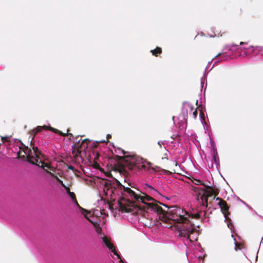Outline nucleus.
<instances>
[{
	"label": "nucleus",
	"mask_w": 263,
	"mask_h": 263,
	"mask_svg": "<svg viewBox=\"0 0 263 263\" xmlns=\"http://www.w3.org/2000/svg\"><path fill=\"white\" fill-rule=\"evenodd\" d=\"M97 186L101 200L110 202L116 201L122 211L127 213H132L130 208L126 207V205H134V203H143L145 206L144 212L151 213L157 216L163 212L162 208L154 203V198H159L161 194L158 191L155 185L147 182L143 183L142 185L144 192L141 194L136 193L130 188L125 187L117 180H107L99 179Z\"/></svg>",
	"instance_id": "obj_1"
},
{
	"label": "nucleus",
	"mask_w": 263,
	"mask_h": 263,
	"mask_svg": "<svg viewBox=\"0 0 263 263\" xmlns=\"http://www.w3.org/2000/svg\"><path fill=\"white\" fill-rule=\"evenodd\" d=\"M206 213L204 211L193 210L191 213L183 210L181 208L173 206L169 211V218L176 224V227L181 237H187L191 241L190 236L195 230L192 221L193 219H202L205 217Z\"/></svg>",
	"instance_id": "obj_2"
},
{
	"label": "nucleus",
	"mask_w": 263,
	"mask_h": 263,
	"mask_svg": "<svg viewBox=\"0 0 263 263\" xmlns=\"http://www.w3.org/2000/svg\"><path fill=\"white\" fill-rule=\"evenodd\" d=\"M80 212L83 214L86 218L93 224L96 232L99 235V237L102 240V242L104 245L108 248L110 253H113L117 257V259H120V261L124 263L122 259L120 258L119 254L117 252L116 247L111 242L109 237L105 236L104 233H102L101 228L98 223V217L99 215L102 214L100 211L98 210L93 211H88L80 206L78 207Z\"/></svg>",
	"instance_id": "obj_3"
},
{
	"label": "nucleus",
	"mask_w": 263,
	"mask_h": 263,
	"mask_svg": "<svg viewBox=\"0 0 263 263\" xmlns=\"http://www.w3.org/2000/svg\"><path fill=\"white\" fill-rule=\"evenodd\" d=\"M116 153L124 155L125 164L131 170H141L149 174H153L159 171L160 167L157 166H152V164L144 160L143 158L135 155H125L126 152L120 148L115 149Z\"/></svg>",
	"instance_id": "obj_4"
},
{
	"label": "nucleus",
	"mask_w": 263,
	"mask_h": 263,
	"mask_svg": "<svg viewBox=\"0 0 263 263\" xmlns=\"http://www.w3.org/2000/svg\"><path fill=\"white\" fill-rule=\"evenodd\" d=\"M148 214H146V212H144L143 217L139 218L138 220L145 227H147L146 232L149 237H152L154 241H160L162 238V228L158 224V221L153 220L152 217H149Z\"/></svg>",
	"instance_id": "obj_5"
},
{
	"label": "nucleus",
	"mask_w": 263,
	"mask_h": 263,
	"mask_svg": "<svg viewBox=\"0 0 263 263\" xmlns=\"http://www.w3.org/2000/svg\"><path fill=\"white\" fill-rule=\"evenodd\" d=\"M186 256L189 263H204V254L200 245L195 246L192 252H186Z\"/></svg>",
	"instance_id": "obj_6"
},
{
	"label": "nucleus",
	"mask_w": 263,
	"mask_h": 263,
	"mask_svg": "<svg viewBox=\"0 0 263 263\" xmlns=\"http://www.w3.org/2000/svg\"><path fill=\"white\" fill-rule=\"evenodd\" d=\"M26 151H28V152H25V154L27 155V158L28 159V161L31 163L32 164H35L36 165L39 166V167H41L43 168L45 171H46L47 173L50 174V175H52L53 174L47 171L46 170V168H49L50 165L44 163L43 161H42L41 160H39V157L37 156V147H36V149H34L33 151V154H34V156H31L30 154L29 153H32L31 149H29L28 148H26Z\"/></svg>",
	"instance_id": "obj_7"
},
{
	"label": "nucleus",
	"mask_w": 263,
	"mask_h": 263,
	"mask_svg": "<svg viewBox=\"0 0 263 263\" xmlns=\"http://www.w3.org/2000/svg\"><path fill=\"white\" fill-rule=\"evenodd\" d=\"M216 196L211 191L205 190L203 191L202 195L201 196V201L204 205L208 206L210 205V208L216 209V204L218 200H216Z\"/></svg>",
	"instance_id": "obj_8"
},
{
	"label": "nucleus",
	"mask_w": 263,
	"mask_h": 263,
	"mask_svg": "<svg viewBox=\"0 0 263 263\" xmlns=\"http://www.w3.org/2000/svg\"><path fill=\"white\" fill-rule=\"evenodd\" d=\"M216 200H218V201L216 203L217 204L216 208H220L221 209L223 216L225 217V221H227L228 227L232 231V230L234 229V226L231 222V220L228 217V206L225 201L222 200V199L219 197L216 198Z\"/></svg>",
	"instance_id": "obj_9"
},
{
	"label": "nucleus",
	"mask_w": 263,
	"mask_h": 263,
	"mask_svg": "<svg viewBox=\"0 0 263 263\" xmlns=\"http://www.w3.org/2000/svg\"><path fill=\"white\" fill-rule=\"evenodd\" d=\"M239 48V45L233 44L231 45H225L221 52L218 53L213 59V60L218 58L219 56L222 55V54H229L232 55L233 53Z\"/></svg>",
	"instance_id": "obj_10"
},
{
	"label": "nucleus",
	"mask_w": 263,
	"mask_h": 263,
	"mask_svg": "<svg viewBox=\"0 0 263 263\" xmlns=\"http://www.w3.org/2000/svg\"><path fill=\"white\" fill-rule=\"evenodd\" d=\"M55 179L60 183V184L65 189L66 193L69 195V197L72 201L73 204L77 207H80V205L76 200V197L74 193L71 192L70 191L69 188L67 187L66 185H65L63 182L61 180H60L58 177H55Z\"/></svg>",
	"instance_id": "obj_11"
},
{
	"label": "nucleus",
	"mask_w": 263,
	"mask_h": 263,
	"mask_svg": "<svg viewBox=\"0 0 263 263\" xmlns=\"http://www.w3.org/2000/svg\"><path fill=\"white\" fill-rule=\"evenodd\" d=\"M55 179L60 183V184L65 189L66 193L69 195V197L72 201L73 204L77 207H80V205L76 200V197L74 193L71 192L70 191L69 188L67 187L66 185H65L63 182L61 180H60L58 177H55Z\"/></svg>",
	"instance_id": "obj_12"
},
{
	"label": "nucleus",
	"mask_w": 263,
	"mask_h": 263,
	"mask_svg": "<svg viewBox=\"0 0 263 263\" xmlns=\"http://www.w3.org/2000/svg\"><path fill=\"white\" fill-rule=\"evenodd\" d=\"M55 179L60 183V184L65 189L66 193L69 195V197L72 201L73 204L77 207H80V205L76 200V197L74 193L71 192L70 191L69 188L67 187L66 185H65L63 182L61 180H60L58 177H55Z\"/></svg>",
	"instance_id": "obj_13"
},
{
	"label": "nucleus",
	"mask_w": 263,
	"mask_h": 263,
	"mask_svg": "<svg viewBox=\"0 0 263 263\" xmlns=\"http://www.w3.org/2000/svg\"><path fill=\"white\" fill-rule=\"evenodd\" d=\"M243 49L249 50L250 49H251V51L252 53L257 55L261 54L263 55V47L262 46H249L248 47H242Z\"/></svg>",
	"instance_id": "obj_14"
},
{
	"label": "nucleus",
	"mask_w": 263,
	"mask_h": 263,
	"mask_svg": "<svg viewBox=\"0 0 263 263\" xmlns=\"http://www.w3.org/2000/svg\"><path fill=\"white\" fill-rule=\"evenodd\" d=\"M230 56H231V55L229 54H222L221 55L219 56L218 58L214 59L213 60H215L214 64H213V66H212V67L210 68V70L212 69L214 66L216 64L221 62H222V61H228V60H229L230 59H231Z\"/></svg>",
	"instance_id": "obj_15"
},
{
	"label": "nucleus",
	"mask_w": 263,
	"mask_h": 263,
	"mask_svg": "<svg viewBox=\"0 0 263 263\" xmlns=\"http://www.w3.org/2000/svg\"><path fill=\"white\" fill-rule=\"evenodd\" d=\"M213 147V149L211 151V154L212 156V158L213 161H214L215 164L216 166H218L219 164V160L218 155L217 152V150L216 148V146L214 145V146L212 145Z\"/></svg>",
	"instance_id": "obj_16"
},
{
	"label": "nucleus",
	"mask_w": 263,
	"mask_h": 263,
	"mask_svg": "<svg viewBox=\"0 0 263 263\" xmlns=\"http://www.w3.org/2000/svg\"><path fill=\"white\" fill-rule=\"evenodd\" d=\"M47 128H48V127L46 125L39 126L36 128L30 131V136H33L32 138V139H31V142L32 141V140L34 138V137L37 133L40 132L43 129H47Z\"/></svg>",
	"instance_id": "obj_17"
},
{
	"label": "nucleus",
	"mask_w": 263,
	"mask_h": 263,
	"mask_svg": "<svg viewBox=\"0 0 263 263\" xmlns=\"http://www.w3.org/2000/svg\"><path fill=\"white\" fill-rule=\"evenodd\" d=\"M212 61L213 60H212L211 61L209 62L208 64L206 66V68L205 69L204 73H205V71H206V69H208V68L209 67V65L211 64V63H212ZM204 81L206 82V85H207V83H206V76H205V73H204L203 76L202 77V78L201 79V85L202 88L203 87V83H204Z\"/></svg>",
	"instance_id": "obj_18"
},
{
	"label": "nucleus",
	"mask_w": 263,
	"mask_h": 263,
	"mask_svg": "<svg viewBox=\"0 0 263 263\" xmlns=\"http://www.w3.org/2000/svg\"><path fill=\"white\" fill-rule=\"evenodd\" d=\"M151 52L153 55L157 56L158 53L161 52V48L160 47H157L156 49L151 50Z\"/></svg>",
	"instance_id": "obj_19"
},
{
	"label": "nucleus",
	"mask_w": 263,
	"mask_h": 263,
	"mask_svg": "<svg viewBox=\"0 0 263 263\" xmlns=\"http://www.w3.org/2000/svg\"><path fill=\"white\" fill-rule=\"evenodd\" d=\"M231 236L232 237L234 238V244L235 246V250H237V249H239V244L238 242H237L236 239L234 238V235L233 234H232Z\"/></svg>",
	"instance_id": "obj_20"
},
{
	"label": "nucleus",
	"mask_w": 263,
	"mask_h": 263,
	"mask_svg": "<svg viewBox=\"0 0 263 263\" xmlns=\"http://www.w3.org/2000/svg\"><path fill=\"white\" fill-rule=\"evenodd\" d=\"M173 163L174 164L176 168L174 170L175 171H179L180 170V166L178 164L177 161L176 160L173 161Z\"/></svg>",
	"instance_id": "obj_21"
},
{
	"label": "nucleus",
	"mask_w": 263,
	"mask_h": 263,
	"mask_svg": "<svg viewBox=\"0 0 263 263\" xmlns=\"http://www.w3.org/2000/svg\"><path fill=\"white\" fill-rule=\"evenodd\" d=\"M167 142H168V141H159L158 142V144L160 146V147H161L162 144H167Z\"/></svg>",
	"instance_id": "obj_22"
},
{
	"label": "nucleus",
	"mask_w": 263,
	"mask_h": 263,
	"mask_svg": "<svg viewBox=\"0 0 263 263\" xmlns=\"http://www.w3.org/2000/svg\"><path fill=\"white\" fill-rule=\"evenodd\" d=\"M193 116L194 117V118H196L197 116V110H195L193 112Z\"/></svg>",
	"instance_id": "obj_23"
},
{
	"label": "nucleus",
	"mask_w": 263,
	"mask_h": 263,
	"mask_svg": "<svg viewBox=\"0 0 263 263\" xmlns=\"http://www.w3.org/2000/svg\"><path fill=\"white\" fill-rule=\"evenodd\" d=\"M104 142H106V141L105 140H101V141H96V143L97 144H98V143H104Z\"/></svg>",
	"instance_id": "obj_24"
},
{
	"label": "nucleus",
	"mask_w": 263,
	"mask_h": 263,
	"mask_svg": "<svg viewBox=\"0 0 263 263\" xmlns=\"http://www.w3.org/2000/svg\"><path fill=\"white\" fill-rule=\"evenodd\" d=\"M176 137H177V135H173L171 136V138L173 139H175Z\"/></svg>",
	"instance_id": "obj_25"
},
{
	"label": "nucleus",
	"mask_w": 263,
	"mask_h": 263,
	"mask_svg": "<svg viewBox=\"0 0 263 263\" xmlns=\"http://www.w3.org/2000/svg\"><path fill=\"white\" fill-rule=\"evenodd\" d=\"M246 205L249 209H251V210H252V208L249 205H248V204H246Z\"/></svg>",
	"instance_id": "obj_26"
},
{
	"label": "nucleus",
	"mask_w": 263,
	"mask_h": 263,
	"mask_svg": "<svg viewBox=\"0 0 263 263\" xmlns=\"http://www.w3.org/2000/svg\"><path fill=\"white\" fill-rule=\"evenodd\" d=\"M111 138V135H107V139H109V138Z\"/></svg>",
	"instance_id": "obj_27"
},
{
	"label": "nucleus",
	"mask_w": 263,
	"mask_h": 263,
	"mask_svg": "<svg viewBox=\"0 0 263 263\" xmlns=\"http://www.w3.org/2000/svg\"><path fill=\"white\" fill-rule=\"evenodd\" d=\"M241 202L243 203L244 204L246 205V204H247L245 201H242V200H240Z\"/></svg>",
	"instance_id": "obj_28"
},
{
	"label": "nucleus",
	"mask_w": 263,
	"mask_h": 263,
	"mask_svg": "<svg viewBox=\"0 0 263 263\" xmlns=\"http://www.w3.org/2000/svg\"><path fill=\"white\" fill-rule=\"evenodd\" d=\"M241 202L243 203L244 204L246 205V204H247L245 201H242V200H240Z\"/></svg>",
	"instance_id": "obj_29"
},
{
	"label": "nucleus",
	"mask_w": 263,
	"mask_h": 263,
	"mask_svg": "<svg viewBox=\"0 0 263 263\" xmlns=\"http://www.w3.org/2000/svg\"><path fill=\"white\" fill-rule=\"evenodd\" d=\"M69 169H70V170H73V166H70L69 167Z\"/></svg>",
	"instance_id": "obj_30"
},
{
	"label": "nucleus",
	"mask_w": 263,
	"mask_h": 263,
	"mask_svg": "<svg viewBox=\"0 0 263 263\" xmlns=\"http://www.w3.org/2000/svg\"><path fill=\"white\" fill-rule=\"evenodd\" d=\"M214 34H215V35H213H213H211V36H210V37H214V36H216V35H217V34H216L215 32H214Z\"/></svg>",
	"instance_id": "obj_31"
},
{
	"label": "nucleus",
	"mask_w": 263,
	"mask_h": 263,
	"mask_svg": "<svg viewBox=\"0 0 263 263\" xmlns=\"http://www.w3.org/2000/svg\"><path fill=\"white\" fill-rule=\"evenodd\" d=\"M182 118L183 119H185V113H183Z\"/></svg>",
	"instance_id": "obj_32"
},
{
	"label": "nucleus",
	"mask_w": 263,
	"mask_h": 263,
	"mask_svg": "<svg viewBox=\"0 0 263 263\" xmlns=\"http://www.w3.org/2000/svg\"><path fill=\"white\" fill-rule=\"evenodd\" d=\"M245 44V43L244 42H240V45H243V44Z\"/></svg>",
	"instance_id": "obj_33"
},
{
	"label": "nucleus",
	"mask_w": 263,
	"mask_h": 263,
	"mask_svg": "<svg viewBox=\"0 0 263 263\" xmlns=\"http://www.w3.org/2000/svg\"><path fill=\"white\" fill-rule=\"evenodd\" d=\"M175 117H173V120L174 121V123L175 124V121H174Z\"/></svg>",
	"instance_id": "obj_34"
},
{
	"label": "nucleus",
	"mask_w": 263,
	"mask_h": 263,
	"mask_svg": "<svg viewBox=\"0 0 263 263\" xmlns=\"http://www.w3.org/2000/svg\"><path fill=\"white\" fill-rule=\"evenodd\" d=\"M50 129L51 130H54V129H53V128H52V127H50Z\"/></svg>",
	"instance_id": "obj_35"
},
{
	"label": "nucleus",
	"mask_w": 263,
	"mask_h": 263,
	"mask_svg": "<svg viewBox=\"0 0 263 263\" xmlns=\"http://www.w3.org/2000/svg\"><path fill=\"white\" fill-rule=\"evenodd\" d=\"M257 258H258V256H257H257H256V259H257Z\"/></svg>",
	"instance_id": "obj_36"
}]
</instances>
